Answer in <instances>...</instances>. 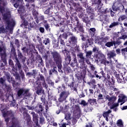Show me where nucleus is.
<instances>
[{
    "instance_id": "30",
    "label": "nucleus",
    "mask_w": 127,
    "mask_h": 127,
    "mask_svg": "<svg viewBox=\"0 0 127 127\" xmlns=\"http://www.w3.org/2000/svg\"><path fill=\"white\" fill-rule=\"evenodd\" d=\"M127 102V96L126 95H123L122 96L120 97L118 99V103H121V105H123L124 103Z\"/></svg>"
},
{
    "instance_id": "12",
    "label": "nucleus",
    "mask_w": 127,
    "mask_h": 127,
    "mask_svg": "<svg viewBox=\"0 0 127 127\" xmlns=\"http://www.w3.org/2000/svg\"><path fill=\"white\" fill-rule=\"evenodd\" d=\"M62 53L64 55L66 53V56H65V63H66V64H70V62H71V56L70 55L68 54L69 51L67 50V49H64V50L62 51Z\"/></svg>"
},
{
    "instance_id": "63",
    "label": "nucleus",
    "mask_w": 127,
    "mask_h": 127,
    "mask_svg": "<svg viewBox=\"0 0 127 127\" xmlns=\"http://www.w3.org/2000/svg\"><path fill=\"white\" fill-rule=\"evenodd\" d=\"M21 50L23 53H26L28 52L29 50L28 49L26 48V47H24L21 49Z\"/></svg>"
},
{
    "instance_id": "27",
    "label": "nucleus",
    "mask_w": 127,
    "mask_h": 127,
    "mask_svg": "<svg viewBox=\"0 0 127 127\" xmlns=\"http://www.w3.org/2000/svg\"><path fill=\"white\" fill-rule=\"evenodd\" d=\"M38 107L39 109L37 108L36 109V112L37 114H39V115H41V116H42V112L44 111V108H43V106H42V103H40Z\"/></svg>"
},
{
    "instance_id": "62",
    "label": "nucleus",
    "mask_w": 127,
    "mask_h": 127,
    "mask_svg": "<svg viewBox=\"0 0 127 127\" xmlns=\"http://www.w3.org/2000/svg\"><path fill=\"white\" fill-rule=\"evenodd\" d=\"M80 105H83V107H86V106L89 105V103L86 102L85 100H82Z\"/></svg>"
},
{
    "instance_id": "46",
    "label": "nucleus",
    "mask_w": 127,
    "mask_h": 127,
    "mask_svg": "<svg viewBox=\"0 0 127 127\" xmlns=\"http://www.w3.org/2000/svg\"><path fill=\"white\" fill-rule=\"evenodd\" d=\"M6 29H6V28L5 29L4 26H2L1 27H0V33H7V30Z\"/></svg>"
},
{
    "instance_id": "3",
    "label": "nucleus",
    "mask_w": 127,
    "mask_h": 127,
    "mask_svg": "<svg viewBox=\"0 0 127 127\" xmlns=\"http://www.w3.org/2000/svg\"><path fill=\"white\" fill-rule=\"evenodd\" d=\"M36 84L37 86H40L45 88V89H48V85L46 84V81H45V78L43 74H39V76L37 77Z\"/></svg>"
},
{
    "instance_id": "17",
    "label": "nucleus",
    "mask_w": 127,
    "mask_h": 127,
    "mask_svg": "<svg viewBox=\"0 0 127 127\" xmlns=\"http://www.w3.org/2000/svg\"><path fill=\"white\" fill-rule=\"evenodd\" d=\"M65 64H64L63 67V70H64V73L65 74L72 73V69H71V67L70 66H68L69 64H67V63L65 62Z\"/></svg>"
},
{
    "instance_id": "42",
    "label": "nucleus",
    "mask_w": 127,
    "mask_h": 127,
    "mask_svg": "<svg viewBox=\"0 0 127 127\" xmlns=\"http://www.w3.org/2000/svg\"><path fill=\"white\" fill-rule=\"evenodd\" d=\"M41 101L42 102L43 105H48V101H46V99H45V96L43 95L41 97Z\"/></svg>"
},
{
    "instance_id": "56",
    "label": "nucleus",
    "mask_w": 127,
    "mask_h": 127,
    "mask_svg": "<svg viewBox=\"0 0 127 127\" xmlns=\"http://www.w3.org/2000/svg\"><path fill=\"white\" fill-rule=\"evenodd\" d=\"M15 1H16V2L14 4V6L16 8H17V7H18V6H19V5L20 4V2L21 1V0H17Z\"/></svg>"
},
{
    "instance_id": "43",
    "label": "nucleus",
    "mask_w": 127,
    "mask_h": 127,
    "mask_svg": "<svg viewBox=\"0 0 127 127\" xmlns=\"http://www.w3.org/2000/svg\"><path fill=\"white\" fill-rule=\"evenodd\" d=\"M127 18V17L126 15H120L118 19V21H123L124 20H126Z\"/></svg>"
},
{
    "instance_id": "45",
    "label": "nucleus",
    "mask_w": 127,
    "mask_h": 127,
    "mask_svg": "<svg viewBox=\"0 0 127 127\" xmlns=\"http://www.w3.org/2000/svg\"><path fill=\"white\" fill-rule=\"evenodd\" d=\"M112 113V111L111 110H109L107 112H105L103 114V116L104 118L109 117V116H110V114Z\"/></svg>"
},
{
    "instance_id": "41",
    "label": "nucleus",
    "mask_w": 127,
    "mask_h": 127,
    "mask_svg": "<svg viewBox=\"0 0 127 127\" xmlns=\"http://www.w3.org/2000/svg\"><path fill=\"white\" fill-rule=\"evenodd\" d=\"M1 58L2 62L5 64L6 63V55L5 54H1Z\"/></svg>"
},
{
    "instance_id": "40",
    "label": "nucleus",
    "mask_w": 127,
    "mask_h": 127,
    "mask_svg": "<svg viewBox=\"0 0 127 127\" xmlns=\"http://www.w3.org/2000/svg\"><path fill=\"white\" fill-rule=\"evenodd\" d=\"M86 12L88 14H93V12H94V9H93L92 7L89 6L86 8Z\"/></svg>"
},
{
    "instance_id": "10",
    "label": "nucleus",
    "mask_w": 127,
    "mask_h": 127,
    "mask_svg": "<svg viewBox=\"0 0 127 127\" xmlns=\"http://www.w3.org/2000/svg\"><path fill=\"white\" fill-rule=\"evenodd\" d=\"M125 8V6L122 4H119L118 3H114L112 6V9L114 11H122L124 10Z\"/></svg>"
},
{
    "instance_id": "33",
    "label": "nucleus",
    "mask_w": 127,
    "mask_h": 127,
    "mask_svg": "<svg viewBox=\"0 0 127 127\" xmlns=\"http://www.w3.org/2000/svg\"><path fill=\"white\" fill-rule=\"evenodd\" d=\"M15 62V66L16 67L18 68L19 70H20L21 69V64H20V62H19V60H18V58H16L14 59Z\"/></svg>"
},
{
    "instance_id": "60",
    "label": "nucleus",
    "mask_w": 127,
    "mask_h": 127,
    "mask_svg": "<svg viewBox=\"0 0 127 127\" xmlns=\"http://www.w3.org/2000/svg\"><path fill=\"white\" fill-rule=\"evenodd\" d=\"M12 72L13 75V74L17 73V67H14V66H12Z\"/></svg>"
},
{
    "instance_id": "23",
    "label": "nucleus",
    "mask_w": 127,
    "mask_h": 127,
    "mask_svg": "<svg viewBox=\"0 0 127 127\" xmlns=\"http://www.w3.org/2000/svg\"><path fill=\"white\" fill-rule=\"evenodd\" d=\"M10 46L12 47L11 49V53L13 56V59H16V58H17V55H16V52H15V48H14L13 44L11 43H10Z\"/></svg>"
},
{
    "instance_id": "64",
    "label": "nucleus",
    "mask_w": 127,
    "mask_h": 127,
    "mask_svg": "<svg viewBox=\"0 0 127 127\" xmlns=\"http://www.w3.org/2000/svg\"><path fill=\"white\" fill-rule=\"evenodd\" d=\"M78 15V17H79V18H81V19H82L84 18V17L85 16V15H85V14L84 13L82 12V13H79Z\"/></svg>"
},
{
    "instance_id": "31",
    "label": "nucleus",
    "mask_w": 127,
    "mask_h": 127,
    "mask_svg": "<svg viewBox=\"0 0 127 127\" xmlns=\"http://www.w3.org/2000/svg\"><path fill=\"white\" fill-rule=\"evenodd\" d=\"M59 41H57L56 39H54L52 41L53 48L55 49L58 48V47H59Z\"/></svg>"
},
{
    "instance_id": "52",
    "label": "nucleus",
    "mask_w": 127,
    "mask_h": 127,
    "mask_svg": "<svg viewBox=\"0 0 127 127\" xmlns=\"http://www.w3.org/2000/svg\"><path fill=\"white\" fill-rule=\"evenodd\" d=\"M92 53H93L91 51L87 52L86 53V58H87V59H89V58H91Z\"/></svg>"
},
{
    "instance_id": "32",
    "label": "nucleus",
    "mask_w": 127,
    "mask_h": 127,
    "mask_svg": "<svg viewBox=\"0 0 127 127\" xmlns=\"http://www.w3.org/2000/svg\"><path fill=\"white\" fill-rule=\"evenodd\" d=\"M71 116L72 114L70 112L65 113L64 114V120H66L67 122L70 121V120L72 119V117H71Z\"/></svg>"
},
{
    "instance_id": "59",
    "label": "nucleus",
    "mask_w": 127,
    "mask_h": 127,
    "mask_svg": "<svg viewBox=\"0 0 127 127\" xmlns=\"http://www.w3.org/2000/svg\"><path fill=\"white\" fill-rule=\"evenodd\" d=\"M37 60L39 63H42L43 62V60H42V58H41L40 55L37 56Z\"/></svg>"
},
{
    "instance_id": "7",
    "label": "nucleus",
    "mask_w": 127,
    "mask_h": 127,
    "mask_svg": "<svg viewBox=\"0 0 127 127\" xmlns=\"http://www.w3.org/2000/svg\"><path fill=\"white\" fill-rule=\"evenodd\" d=\"M87 72L85 71H80L77 73L75 74V77L78 81V83H82L85 81V78H86V75Z\"/></svg>"
},
{
    "instance_id": "6",
    "label": "nucleus",
    "mask_w": 127,
    "mask_h": 127,
    "mask_svg": "<svg viewBox=\"0 0 127 127\" xmlns=\"http://www.w3.org/2000/svg\"><path fill=\"white\" fill-rule=\"evenodd\" d=\"M24 9L23 8L19 7L18 9V12L20 15L21 18L22 19V23L21 24V26H24L25 28H27V25H28V22L25 20V19H23V14H24Z\"/></svg>"
},
{
    "instance_id": "54",
    "label": "nucleus",
    "mask_w": 127,
    "mask_h": 127,
    "mask_svg": "<svg viewBox=\"0 0 127 127\" xmlns=\"http://www.w3.org/2000/svg\"><path fill=\"white\" fill-rule=\"evenodd\" d=\"M8 117H10V118H14V114L13 112L11 110L7 111Z\"/></svg>"
},
{
    "instance_id": "49",
    "label": "nucleus",
    "mask_w": 127,
    "mask_h": 127,
    "mask_svg": "<svg viewBox=\"0 0 127 127\" xmlns=\"http://www.w3.org/2000/svg\"><path fill=\"white\" fill-rule=\"evenodd\" d=\"M113 44L114 46H116V45H120V44H122V41L120 39H117L116 41H113Z\"/></svg>"
},
{
    "instance_id": "47",
    "label": "nucleus",
    "mask_w": 127,
    "mask_h": 127,
    "mask_svg": "<svg viewBox=\"0 0 127 127\" xmlns=\"http://www.w3.org/2000/svg\"><path fill=\"white\" fill-rule=\"evenodd\" d=\"M1 111L3 118H6V117H8L7 111H5V110L4 109L1 110Z\"/></svg>"
},
{
    "instance_id": "57",
    "label": "nucleus",
    "mask_w": 127,
    "mask_h": 127,
    "mask_svg": "<svg viewBox=\"0 0 127 127\" xmlns=\"http://www.w3.org/2000/svg\"><path fill=\"white\" fill-rule=\"evenodd\" d=\"M117 125H118V127H124V124H123V121H122V120H118L117 121Z\"/></svg>"
},
{
    "instance_id": "44",
    "label": "nucleus",
    "mask_w": 127,
    "mask_h": 127,
    "mask_svg": "<svg viewBox=\"0 0 127 127\" xmlns=\"http://www.w3.org/2000/svg\"><path fill=\"white\" fill-rule=\"evenodd\" d=\"M33 16L34 17V18H35V19H36L37 23H38V22H37V20H38V18H37V16H38V12L36 11H33Z\"/></svg>"
},
{
    "instance_id": "36",
    "label": "nucleus",
    "mask_w": 127,
    "mask_h": 127,
    "mask_svg": "<svg viewBox=\"0 0 127 127\" xmlns=\"http://www.w3.org/2000/svg\"><path fill=\"white\" fill-rule=\"evenodd\" d=\"M53 74H55L56 75H57L58 74V71H57V67L54 66L53 69H51L49 71V74L50 75H52Z\"/></svg>"
},
{
    "instance_id": "55",
    "label": "nucleus",
    "mask_w": 127,
    "mask_h": 127,
    "mask_svg": "<svg viewBox=\"0 0 127 127\" xmlns=\"http://www.w3.org/2000/svg\"><path fill=\"white\" fill-rule=\"evenodd\" d=\"M43 43L45 45H48V44H50V39L49 38H46L43 40Z\"/></svg>"
},
{
    "instance_id": "61",
    "label": "nucleus",
    "mask_w": 127,
    "mask_h": 127,
    "mask_svg": "<svg viewBox=\"0 0 127 127\" xmlns=\"http://www.w3.org/2000/svg\"><path fill=\"white\" fill-rule=\"evenodd\" d=\"M13 76H15V78L16 80L20 81V76H19V74L18 73H13Z\"/></svg>"
},
{
    "instance_id": "58",
    "label": "nucleus",
    "mask_w": 127,
    "mask_h": 127,
    "mask_svg": "<svg viewBox=\"0 0 127 127\" xmlns=\"http://www.w3.org/2000/svg\"><path fill=\"white\" fill-rule=\"evenodd\" d=\"M105 46L107 47H112V46H114V42H108L105 44Z\"/></svg>"
},
{
    "instance_id": "4",
    "label": "nucleus",
    "mask_w": 127,
    "mask_h": 127,
    "mask_svg": "<svg viewBox=\"0 0 127 127\" xmlns=\"http://www.w3.org/2000/svg\"><path fill=\"white\" fill-rule=\"evenodd\" d=\"M22 111H24L23 113V119L25 120V121H26L27 126H28V127H30L32 125V122L31 121V117H30V115L27 113L28 111L26 110L25 107H22Z\"/></svg>"
},
{
    "instance_id": "14",
    "label": "nucleus",
    "mask_w": 127,
    "mask_h": 127,
    "mask_svg": "<svg viewBox=\"0 0 127 127\" xmlns=\"http://www.w3.org/2000/svg\"><path fill=\"white\" fill-rule=\"evenodd\" d=\"M36 93L38 96H40L42 94L44 95V89H43V86H37L35 88Z\"/></svg>"
},
{
    "instance_id": "51",
    "label": "nucleus",
    "mask_w": 127,
    "mask_h": 127,
    "mask_svg": "<svg viewBox=\"0 0 127 127\" xmlns=\"http://www.w3.org/2000/svg\"><path fill=\"white\" fill-rule=\"evenodd\" d=\"M82 21L83 22H85V23H86V24H88L90 22V20H89V17L88 16H84V18L82 19Z\"/></svg>"
},
{
    "instance_id": "21",
    "label": "nucleus",
    "mask_w": 127,
    "mask_h": 127,
    "mask_svg": "<svg viewBox=\"0 0 127 127\" xmlns=\"http://www.w3.org/2000/svg\"><path fill=\"white\" fill-rule=\"evenodd\" d=\"M68 87H70L72 90H74L75 92H78V89H77V88H78V85L76 84L74 81L69 83Z\"/></svg>"
},
{
    "instance_id": "38",
    "label": "nucleus",
    "mask_w": 127,
    "mask_h": 127,
    "mask_svg": "<svg viewBox=\"0 0 127 127\" xmlns=\"http://www.w3.org/2000/svg\"><path fill=\"white\" fill-rule=\"evenodd\" d=\"M73 63H72L70 65L72 67H75V64H77V57H76V55L73 54Z\"/></svg>"
},
{
    "instance_id": "37",
    "label": "nucleus",
    "mask_w": 127,
    "mask_h": 127,
    "mask_svg": "<svg viewBox=\"0 0 127 127\" xmlns=\"http://www.w3.org/2000/svg\"><path fill=\"white\" fill-rule=\"evenodd\" d=\"M100 57L102 58L101 64H106V61L107 60V58L105 57V55L103 54H100Z\"/></svg>"
},
{
    "instance_id": "25",
    "label": "nucleus",
    "mask_w": 127,
    "mask_h": 127,
    "mask_svg": "<svg viewBox=\"0 0 127 127\" xmlns=\"http://www.w3.org/2000/svg\"><path fill=\"white\" fill-rule=\"evenodd\" d=\"M117 56V54H116V52L113 51H110L108 54H107V57L108 59H114L115 57Z\"/></svg>"
},
{
    "instance_id": "5",
    "label": "nucleus",
    "mask_w": 127,
    "mask_h": 127,
    "mask_svg": "<svg viewBox=\"0 0 127 127\" xmlns=\"http://www.w3.org/2000/svg\"><path fill=\"white\" fill-rule=\"evenodd\" d=\"M17 95L19 98H22V96L24 97L31 96V94L29 93V89H24V88H20L17 92Z\"/></svg>"
},
{
    "instance_id": "39",
    "label": "nucleus",
    "mask_w": 127,
    "mask_h": 127,
    "mask_svg": "<svg viewBox=\"0 0 127 127\" xmlns=\"http://www.w3.org/2000/svg\"><path fill=\"white\" fill-rule=\"evenodd\" d=\"M84 112H85V113H89L90 112H92V111H93V109L92 108V107L91 106H90V105H89V104L86 106V107L84 109Z\"/></svg>"
},
{
    "instance_id": "34",
    "label": "nucleus",
    "mask_w": 127,
    "mask_h": 127,
    "mask_svg": "<svg viewBox=\"0 0 127 127\" xmlns=\"http://www.w3.org/2000/svg\"><path fill=\"white\" fill-rule=\"evenodd\" d=\"M92 45H93V39L91 38H89L86 41V43L84 44V46H85V47H89V45L91 46Z\"/></svg>"
},
{
    "instance_id": "16",
    "label": "nucleus",
    "mask_w": 127,
    "mask_h": 127,
    "mask_svg": "<svg viewBox=\"0 0 127 127\" xmlns=\"http://www.w3.org/2000/svg\"><path fill=\"white\" fill-rule=\"evenodd\" d=\"M5 24L7 25L6 28H9L10 27H14V26H15V21L13 20V19H11L9 20L8 21H7V22L5 23Z\"/></svg>"
},
{
    "instance_id": "29",
    "label": "nucleus",
    "mask_w": 127,
    "mask_h": 127,
    "mask_svg": "<svg viewBox=\"0 0 127 127\" xmlns=\"http://www.w3.org/2000/svg\"><path fill=\"white\" fill-rule=\"evenodd\" d=\"M80 63V71H82V72H87V65H86L85 62H83V63L82 62Z\"/></svg>"
},
{
    "instance_id": "19",
    "label": "nucleus",
    "mask_w": 127,
    "mask_h": 127,
    "mask_svg": "<svg viewBox=\"0 0 127 127\" xmlns=\"http://www.w3.org/2000/svg\"><path fill=\"white\" fill-rule=\"evenodd\" d=\"M71 121H67L66 126H74L76 124H77V122L78 120L76 119V117L73 116L70 120Z\"/></svg>"
},
{
    "instance_id": "48",
    "label": "nucleus",
    "mask_w": 127,
    "mask_h": 127,
    "mask_svg": "<svg viewBox=\"0 0 127 127\" xmlns=\"http://www.w3.org/2000/svg\"><path fill=\"white\" fill-rule=\"evenodd\" d=\"M107 100H108L109 102H115L117 100V97L115 96H112L111 97H106Z\"/></svg>"
},
{
    "instance_id": "22",
    "label": "nucleus",
    "mask_w": 127,
    "mask_h": 127,
    "mask_svg": "<svg viewBox=\"0 0 127 127\" xmlns=\"http://www.w3.org/2000/svg\"><path fill=\"white\" fill-rule=\"evenodd\" d=\"M76 28L78 29V31H79V32L84 33V26L79 22V20H77V21Z\"/></svg>"
},
{
    "instance_id": "13",
    "label": "nucleus",
    "mask_w": 127,
    "mask_h": 127,
    "mask_svg": "<svg viewBox=\"0 0 127 127\" xmlns=\"http://www.w3.org/2000/svg\"><path fill=\"white\" fill-rule=\"evenodd\" d=\"M17 57L18 59L20 61H21L23 64L25 63V60H26V57L25 56H23L22 54V53L19 51V50H17Z\"/></svg>"
},
{
    "instance_id": "15",
    "label": "nucleus",
    "mask_w": 127,
    "mask_h": 127,
    "mask_svg": "<svg viewBox=\"0 0 127 127\" xmlns=\"http://www.w3.org/2000/svg\"><path fill=\"white\" fill-rule=\"evenodd\" d=\"M10 126L9 127H16L19 125V121L16 118H12L11 121L9 123Z\"/></svg>"
},
{
    "instance_id": "26",
    "label": "nucleus",
    "mask_w": 127,
    "mask_h": 127,
    "mask_svg": "<svg viewBox=\"0 0 127 127\" xmlns=\"http://www.w3.org/2000/svg\"><path fill=\"white\" fill-rule=\"evenodd\" d=\"M2 19L5 22V23L7 22L10 20V14L8 13H5L2 15Z\"/></svg>"
},
{
    "instance_id": "18",
    "label": "nucleus",
    "mask_w": 127,
    "mask_h": 127,
    "mask_svg": "<svg viewBox=\"0 0 127 127\" xmlns=\"http://www.w3.org/2000/svg\"><path fill=\"white\" fill-rule=\"evenodd\" d=\"M114 75L117 80L118 83L119 84H126V81L125 80H123V79L121 78L120 77V74L118 73V72L117 71H115L114 72Z\"/></svg>"
},
{
    "instance_id": "20",
    "label": "nucleus",
    "mask_w": 127,
    "mask_h": 127,
    "mask_svg": "<svg viewBox=\"0 0 127 127\" xmlns=\"http://www.w3.org/2000/svg\"><path fill=\"white\" fill-rule=\"evenodd\" d=\"M31 115L33 116V121L34 124L37 127H38L39 126V124H38V115L34 112H32Z\"/></svg>"
},
{
    "instance_id": "24",
    "label": "nucleus",
    "mask_w": 127,
    "mask_h": 127,
    "mask_svg": "<svg viewBox=\"0 0 127 127\" xmlns=\"http://www.w3.org/2000/svg\"><path fill=\"white\" fill-rule=\"evenodd\" d=\"M6 78L8 82H9V83L11 82V83L12 84L13 87H14V85H15L16 84H15V80H14V78H12V77H11L9 74H7L6 75Z\"/></svg>"
},
{
    "instance_id": "53",
    "label": "nucleus",
    "mask_w": 127,
    "mask_h": 127,
    "mask_svg": "<svg viewBox=\"0 0 127 127\" xmlns=\"http://www.w3.org/2000/svg\"><path fill=\"white\" fill-rule=\"evenodd\" d=\"M44 26L47 31H50V25H49V24H48V23L46 22V23H45Z\"/></svg>"
},
{
    "instance_id": "9",
    "label": "nucleus",
    "mask_w": 127,
    "mask_h": 127,
    "mask_svg": "<svg viewBox=\"0 0 127 127\" xmlns=\"http://www.w3.org/2000/svg\"><path fill=\"white\" fill-rule=\"evenodd\" d=\"M72 110H73V114L77 116V118L79 119L81 116V109L79 105H73L72 106Z\"/></svg>"
},
{
    "instance_id": "28",
    "label": "nucleus",
    "mask_w": 127,
    "mask_h": 127,
    "mask_svg": "<svg viewBox=\"0 0 127 127\" xmlns=\"http://www.w3.org/2000/svg\"><path fill=\"white\" fill-rule=\"evenodd\" d=\"M77 37H76L75 36H72L70 37L69 43L72 44V45H75L77 43Z\"/></svg>"
},
{
    "instance_id": "11",
    "label": "nucleus",
    "mask_w": 127,
    "mask_h": 127,
    "mask_svg": "<svg viewBox=\"0 0 127 127\" xmlns=\"http://www.w3.org/2000/svg\"><path fill=\"white\" fill-rule=\"evenodd\" d=\"M77 57L78 58V61L79 63L86 62L87 64H89V62H90L89 59L88 58H85L84 56V54L83 53H80L77 55Z\"/></svg>"
},
{
    "instance_id": "1",
    "label": "nucleus",
    "mask_w": 127,
    "mask_h": 127,
    "mask_svg": "<svg viewBox=\"0 0 127 127\" xmlns=\"http://www.w3.org/2000/svg\"><path fill=\"white\" fill-rule=\"evenodd\" d=\"M102 75L103 78H104V82H106L105 85L108 86L110 88H114L115 87V83H116V80H115V77L112 76L111 77L110 73L109 72H107L105 73L104 71H101L97 73V75Z\"/></svg>"
},
{
    "instance_id": "50",
    "label": "nucleus",
    "mask_w": 127,
    "mask_h": 127,
    "mask_svg": "<svg viewBox=\"0 0 127 127\" xmlns=\"http://www.w3.org/2000/svg\"><path fill=\"white\" fill-rule=\"evenodd\" d=\"M119 25H120V23H119V22H113L109 26V27L110 28H113V27H115V26H117Z\"/></svg>"
},
{
    "instance_id": "35",
    "label": "nucleus",
    "mask_w": 127,
    "mask_h": 127,
    "mask_svg": "<svg viewBox=\"0 0 127 127\" xmlns=\"http://www.w3.org/2000/svg\"><path fill=\"white\" fill-rule=\"evenodd\" d=\"M88 102L90 105H91V106H93V105H97V99H89L88 100Z\"/></svg>"
},
{
    "instance_id": "2",
    "label": "nucleus",
    "mask_w": 127,
    "mask_h": 127,
    "mask_svg": "<svg viewBox=\"0 0 127 127\" xmlns=\"http://www.w3.org/2000/svg\"><path fill=\"white\" fill-rule=\"evenodd\" d=\"M51 54L53 58L54 62L56 63V66L58 68L59 73H63L62 70V58L61 55L56 51H51Z\"/></svg>"
},
{
    "instance_id": "8",
    "label": "nucleus",
    "mask_w": 127,
    "mask_h": 127,
    "mask_svg": "<svg viewBox=\"0 0 127 127\" xmlns=\"http://www.w3.org/2000/svg\"><path fill=\"white\" fill-rule=\"evenodd\" d=\"M69 91H63L60 94V97L58 98L59 103H62L64 101H66L67 98L69 96Z\"/></svg>"
}]
</instances>
